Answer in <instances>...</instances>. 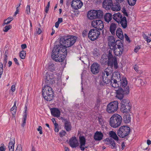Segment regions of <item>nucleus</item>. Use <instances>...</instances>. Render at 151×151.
I'll use <instances>...</instances> for the list:
<instances>
[{
	"instance_id": "4be33fe9",
	"label": "nucleus",
	"mask_w": 151,
	"mask_h": 151,
	"mask_svg": "<svg viewBox=\"0 0 151 151\" xmlns=\"http://www.w3.org/2000/svg\"><path fill=\"white\" fill-rule=\"evenodd\" d=\"M50 110L52 115L57 117H58L60 116V111L58 108H51Z\"/></svg>"
},
{
	"instance_id": "2eb2a0df",
	"label": "nucleus",
	"mask_w": 151,
	"mask_h": 151,
	"mask_svg": "<svg viewBox=\"0 0 151 151\" xmlns=\"http://www.w3.org/2000/svg\"><path fill=\"white\" fill-rule=\"evenodd\" d=\"M91 71L93 74H96L99 72L100 65L97 63H94L91 65Z\"/></svg>"
},
{
	"instance_id": "c85d7f7f",
	"label": "nucleus",
	"mask_w": 151,
	"mask_h": 151,
	"mask_svg": "<svg viewBox=\"0 0 151 151\" xmlns=\"http://www.w3.org/2000/svg\"><path fill=\"white\" fill-rule=\"evenodd\" d=\"M116 35L121 40H122L124 39L122 30L119 27L118 28L116 31Z\"/></svg>"
},
{
	"instance_id": "f8f14e48",
	"label": "nucleus",
	"mask_w": 151,
	"mask_h": 151,
	"mask_svg": "<svg viewBox=\"0 0 151 151\" xmlns=\"http://www.w3.org/2000/svg\"><path fill=\"white\" fill-rule=\"evenodd\" d=\"M91 25L98 30H101L104 27L103 21L100 20H94L91 22Z\"/></svg>"
},
{
	"instance_id": "b1692460",
	"label": "nucleus",
	"mask_w": 151,
	"mask_h": 151,
	"mask_svg": "<svg viewBox=\"0 0 151 151\" xmlns=\"http://www.w3.org/2000/svg\"><path fill=\"white\" fill-rule=\"evenodd\" d=\"M87 16L90 19H96L95 10H91L88 12Z\"/></svg>"
},
{
	"instance_id": "680f3d73",
	"label": "nucleus",
	"mask_w": 151,
	"mask_h": 151,
	"mask_svg": "<svg viewBox=\"0 0 151 151\" xmlns=\"http://www.w3.org/2000/svg\"><path fill=\"white\" fill-rule=\"evenodd\" d=\"M24 116H23V119H27V111H24Z\"/></svg>"
},
{
	"instance_id": "13d9d810",
	"label": "nucleus",
	"mask_w": 151,
	"mask_h": 151,
	"mask_svg": "<svg viewBox=\"0 0 151 151\" xmlns=\"http://www.w3.org/2000/svg\"><path fill=\"white\" fill-rule=\"evenodd\" d=\"M26 119H23V122L21 125V126L22 127H24V126H25V124H26Z\"/></svg>"
},
{
	"instance_id": "e433bc0d",
	"label": "nucleus",
	"mask_w": 151,
	"mask_h": 151,
	"mask_svg": "<svg viewBox=\"0 0 151 151\" xmlns=\"http://www.w3.org/2000/svg\"><path fill=\"white\" fill-rule=\"evenodd\" d=\"M26 55V51L24 50H22L19 53V56L20 58L23 59H24Z\"/></svg>"
},
{
	"instance_id": "f03ea898",
	"label": "nucleus",
	"mask_w": 151,
	"mask_h": 151,
	"mask_svg": "<svg viewBox=\"0 0 151 151\" xmlns=\"http://www.w3.org/2000/svg\"><path fill=\"white\" fill-rule=\"evenodd\" d=\"M116 75H119V76H114L115 79L113 80V83H111L112 86L114 88L120 87L119 88H126L127 86V81L125 78L123 77L122 80L121 79L119 73H116Z\"/></svg>"
},
{
	"instance_id": "2f4dec72",
	"label": "nucleus",
	"mask_w": 151,
	"mask_h": 151,
	"mask_svg": "<svg viewBox=\"0 0 151 151\" xmlns=\"http://www.w3.org/2000/svg\"><path fill=\"white\" fill-rule=\"evenodd\" d=\"M116 27V25L115 24L112 23L111 24L110 27V31L113 35H115V31Z\"/></svg>"
},
{
	"instance_id": "3c124183",
	"label": "nucleus",
	"mask_w": 151,
	"mask_h": 151,
	"mask_svg": "<svg viewBox=\"0 0 151 151\" xmlns=\"http://www.w3.org/2000/svg\"><path fill=\"white\" fill-rule=\"evenodd\" d=\"M30 6L29 5H27L26 7V12L28 14H29L30 13Z\"/></svg>"
},
{
	"instance_id": "f704fd0d",
	"label": "nucleus",
	"mask_w": 151,
	"mask_h": 151,
	"mask_svg": "<svg viewBox=\"0 0 151 151\" xmlns=\"http://www.w3.org/2000/svg\"><path fill=\"white\" fill-rule=\"evenodd\" d=\"M96 18H101L103 17L104 15L103 12L100 10H96Z\"/></svg>"
},
{
	"instance_id": "4c0bfd02",
	"label": "nucleus",
	"mask_w": 151,
	"mask_h": 151,
	"mask_svg": "<svg viewBox=\"0 0 151 151\" xmlns=\"http://www.w3.org/2000/svg\"><path fill=\"white\" fill-rule=\"evenodd\" d=\"M48 69L51 71H53L55 70L54 65L52 63H50L49 64Z\"/></svg>"
},
{
	"instance_id": "6ab92c4d",
	"label": "nucleus",
	"mask_w": 151,
	"mask_h": 151,
	"mask_svg": "<svg viewBox=\"0 0 151 151\" xmlns=\"http://www.w3.org/2000/svg\"><path fill=\"white\" fill-rule=\"evenodd\" d=\"M108 66H110L111 67L113 66L114 65L115 68H117V61L116 57H114V58H108Z\"/></svg>"
},
{
	"instance_id": "0e129e2a",
	"label": "nucleus",
	"mask_w": 151,
	"mask_h": 151,
	"mask_svg": "<svg viewBox=\"0 0 151 151\" xmlns=\"http://www.w3.org/2000/svg\"><path fill=\"white\" fill-rule=\"evenodd\" d=\"M87 34V32L86 30H84L82 32V35L83 37L86 36Z\"/></svg>"
},
{
	"instance_id": "e2e57ef3",
	"label": "nucleus",
	"mask_w": 151,
	"mask_h": 151,
	"mask_svg": "<svg viewBox=\"0 0 151 151\" xmlns=\"http://www.w3.org/2000/svg\"><path fill=\"white\" fill-rule=\"evenodd\" d=\"M21 47L22 49L24 50L27 47V45L26 44H22L21 45Z\"/></svg>"
},
{
	"instance_id": "de8ad7c7",
	"label": "nucleus",
	"mask_w": 151,
	"mask_h": 151,
	"mask_svg": "<svg viewBox=\"0 0 151 151\" xmlns=\"http://www.w3.org/2000/svg\"><path fill=\"white\" fill-rule=\"evenodd\" d=\"M50 2L49 1L48 2L47 4V6H46L45 8V12L46 13H47L48 12L49 10V8L50 7Z\"/></svg>"
},
{
	"instance_id": "9b49d317",
	"label": "nucleus",
	"mask_w": 151,
	"mask_h": 151,
	"mask_svg": "<svg viewBox=\"0 0 151 151\" xmlns=\"http://www.w3.org/2000/svg\"><path fill=\"white\" fill-rule=\"evenodd\" d=\"M100 34V32L96 29H91L89 32L88 34V38L92 41H93L97 39Z\"/></svg>"
},
{
	"instance_id": "20e7f679",
	"label": "nucleus",
	"mask_w": 151,
	"mask_h": 151,
	"mask_svg": "<svg viewBox=\"0 0 151 151\" xmlns=\"http://www.w3.org/2000/svg\"><path fill=\"white\" fill-rule=\"evenodd\" d=\"M42 95L44 99L48 101L53 99L54 95L52 88L48 85L45 86L42 91Z\"/></svg>"
},
{
	"instance_id": "c756f323",
	"label": "nucleus",
	"mask_w": 151,
	"mask_h": 151,
	"mask_svg": "<svg viewBox=\"0 0 151 151\" xmlns=\"http://www.w3.org/2000/svg\"><path fill=\"white\" fill-rule=\"evenodd\" d=\"M124 115L123 116V119L124 122L126 123H129L131 119V115L129 114V112L128 113H125Z\"/></svg>"
},
{
	"instance_id": "bf43d9fd",
	"label": "nucleus",
	"mask_w": 151,
	"mask_h": 151,
	"mask_svg": "<svg viewBox=\"0 0 151 151\" xmlns=\"http://www.w3.org/2000/svg\"><path fill=\"white\" fill-rule=\"evenodd\" d=\"M11 89L12 92H14L15 91V85H12L11 86Z\"/></svg>"
},
{
	"instance_id": "4468645a",
	"label": "nucleus",
	"mask_w": 151,
	"mask_h": 151,
	"mask_svg": "<svg viewBox=\"0 0 151 151\" xmlns=\"http://www.w3.org/2000/svg\"><path fill=\"white\" fill-rule=\"evenodd\" d=\"M83 5V3L80 0H73L71 2V7L75 9L81 8Z\"/></svg>"
},
{
	"instance_id": "c03bdc74",
	"label": "nucleus",
	"mask_w": 151,
	"mask_h": 151,
	"mask_svg": "<svg viewBox=\"0 0 151 151\" xmlns=\"http://www.w3.org/2000/svg\"><path fill=\"white\" fill-rule=\"evenodd\" d=\"M55 125V131L56 132H58L59 131L58 128V123H55L54 124Z\"/></svg>"
},
{
	"instance_id": "423d86ee",
	"label": "nucleus",
	"mask_w": 151,
	"mask_h": 151,
	"mask_svg": "<svg viewBox=\"0 0 151 151\" xmlns=\"http://www.w3.org/2000/svg\"><path fill=\"white\" fill-rule=\"evenodd\" d=\"M116 44L115 47L112 50L116 56H120L122 54L124 51L123 44L120 40H116Z\"/></svg>"
},
{
	"instance_id": "6e6552de",
	"label": "nucleus",
	"mask_w": 151,
	"mask_h": 151,
	"mask_svg": "<svg viewBox=\"0 0 151 151\" xmlns=\"http://www.w3.org/2000/svg\"><path fill=\"white\" fill-rule=\"evenodd\" d=\"M130 132V129L127 126H123L121 127L117 131V134L122 138L126 137Z\"/></svg>"
},
{
	"instance_id": "c9c22d12",
	"label": "nucleus",
	"mask_w": 151,
	"mask_h": 151,
	"mask_svg": "<svg viewBox=\"0 0 151 151\" xmlns=\"http://www.w3.org/2000/svg\"><path fill=\"white\" fill-rule=\"evenodd\" d=\"M12 140L10 141L8 147L9 151H14V145L15 144L14 140Z\"/></svg>"
},
{
	"instance_id": "ddd939ff",
	"label": "nucleus",
	"mask_w": 151,
	"mask_h": 151,
	"mask_svg": "<svg viewBox=\"0 0 151 151\" xmlns=\"http://www.w3.org/2000/svg\"><path fill=\"white\" fill-rule=\"evenodd\" d=\"M54 76L52 73H47L45 78L46 85H52L55 82Z\"/></svg>"
},
{
	"instance_id": "a878e982",
	"label": "nucleus",
	"mask_w": 151,
	"mask_h": 151,
	"mask_svg": "<svg viewBox=\"0 0 151 151\" xmlns=\"http://www.w3.org/2000/svg\"><path fill=\"white\" fill-rule=\"evenodd\" d=\"M119 21L118 23L120 24L124 29H125L127 27V21L126 17H124Z\"/></svg>"
},
{
	"instance_id": "052dcab7",
	"label": "nucleus",
	"mask_w": 151,
	"mask_h": 151,
	"mask_svg": "<svg viewBox=\"0 0 151 151\" xmlns=\"http://www.w3.org/2000/svg\"><path fill=\"white\" fill-rule=\"evenodd\" d=\"M134 68L135 70L137 72H138V67L137 65H135L134 66Z\"/></svg>"
},
{
	"instance_id": "393cba45",
	"label": "nucleus",
	"mask_w": 151,
	"mask_h": 151,
	"mask_svg": "<svg viewBox=\"0 0 151 151\" xmlns=\"http://www.w3.org/2000/svg\"><path fill=\"white\" fill-rule=\"evenodd\" d=\"M103 137V134L101 132L97 131L94 134V139L95 140L99 141L102 139Z\"/></svg>"
},
{
	"instance_id": "603ef678",
	"label": "nucleus",
	"mask_w": 151,
	"mask_h": 151,
	"mask_svg": "<svg viewBox=\"0 0 151 151\" xmlns=\"http://www.w3.org/2000/svg\"><path fill=\"white\" fill-rule=\"evenodd\" d=\"M7 55H5V57L4 58V61L3 62V64L5 66L7 62Z\"/></svg>"
},
{
	"instance_id": "dca6fc26",
	"label": "nucleus",
	"mask_w": 151,
	"mask_h": 151,
	"mask_svg": "<svg viewBox=\"0 0 151 151\" xmlns=\"http://www.w3.org/2000/svg\"><path fill=\"white\" fill-rule=\"evenodd\" d=\"M103 141L104 142H106V144L110 146L111 149H116L117 146L114 140L112 139L107 138L104 139Z\"/></svg>"
},
{
	"instance_id": "0eeeda50",
	"label": "nucleus",
	"mask_w": 151,
	"mask_h": 151,
	"mask_svg": "<svg viewBox=\"0 0 151 151\" xmlns=\"http://www.w3.org/2000/svg\"><path fill=\"white\" fill-rule=\"evenodd\" d=\"M120 110L123 113H129L131 110V104L127 99H124L122 100L121 103Z\"/></svg>"
},
{
	"instance_id": "338daca9",
	"label": "nucleus",
	"mask_w": 151,
	"mask_h": 151,
	"mask_svg": "<svg viewBox=\"0 0 151 151\" xmlns=\"http://www.w3.org/2000/svg\"><path fill=\"white\" fill-rule=\"evenodd\" d=\"M17 108L16 106H13L12 107L11 109V111H14V112H15L16 111V108Z\"/></svg>"
},
{
	"instance_id": "864d4df0",
	"label": "nucleus",
	"mask_w": 151,
	"mask_h": 151,
	"mask_svg": "<svg viewBox=\"0 0 151 151\" xmlns=\"http://www.w3.org/2000/svg\"><path fill=\"white\" fill-rule=\"evenodd\" d=\"M124 37L125 39L127 41H128L129 43L130 42L129 37L126 34H124Z\"/></svg>"
},
{
	"instance_id": "6e6d98bb",
	"label": "nucleus",
	"mask_w": 151,
	"mask_h": 151,
	"mask_svg": "<svg viewBox=\"0 0 151 151\" xmlns=\"http://www.w3.org/2000/svg\"><path fill=\"white\" fill-rule=\"evenodd\" d=\"M2 146L0 147V151H5V148L4 147V144H2Z\"/></svg>"
},
{
	"instance_id": "cd10ccee",
	"label": "nucleus",
	"mask_w": 151,
	"mask_h": 151,
	"mask_svg": "<svg viewBox=\"0 0 151 151\" xmlns=\"http://www.w3.org/2000/svg\"><path fill=\"white\" fill-rule=\"evenodd\" d=\"M113 16V19L117 22L123 18L121 14L119 12L114 14Z\"/></svg>"
},
{
	"instance_id": "7ed1b4c3",
	"label": "nucleus",
	"mask_w": 151,
	"mask_h": 151,
	"mask_svg": "<svg viewBox=\"0 0 151 151\" xmlns=\"http://www.w3.org/2000/svg\"><path fill=\"white\" fill-rule=\"evenodd\" d=\"M111 71L110 69L108 68H106L104 71L103 72L102 74V77L101 79L102 80L103 82H101L100 84L101 86H104L106 84H107L110 83V85L112 86L111 83H113V80L115 79L113 76L111 77V79L109 78H111L109 74H111Z\"/></svg>"
},
{
	"instance_id": "79ce46f5",
	"label": "nucleus",
	"mask_w": 151,
	"mask_h": 151,
	"mask_svg": "<svg viewBox=\"0 0 151 151\" xmlns=\"http://www.w3.org/2000/svg\"><path fill=\"white\" fill-rule=\"evenodd\" d=\"M12 28V26L11 25H9L6 26L4 27V29L3 31L5 32H7L9 29H10Z\"/></svg>"
},
{
	"instance_id": "774afa93",
	"label": "nucleus",
	"mask_w": 151,
	"mask_h": 151,
	"mask_svg": "<svg viewBox=\"0 0 151 151\" xmlns=\"http://www.w3.org/2000/svg\"><path fill=\"white\" fill-rule=\"evenodd\" d=\"M63 22V19L62 18H59L58 19V21L57 22L59 23H60Z\"/></svg>"
},
{
	"instance_id": "49530a36",
	"label": "nucleus",
	"mask_w": 151,
	"mask_h": 151,
	"mask_svg": "<svg viewBox=\"0 0 151 151\" xmlns=\"http://www.w3.org/2000/svg\"><path fill=\"white\" fill-rule=\"evenodd\" d=\"M99 50L97 49H95L93 51L94 56H97L99 54Z\"/></svg>"
},
{
	"instance_id": "412c9836",
	"label": "nucleus",
	"mask_w": 151,
	"mask_h": 151,
	"mask_svg": "<svg viewBox=\"0 0 151 151\" xmlns=\"http://www.w3.org/2000/svg\"><path fill=\"white\" fill-rule=\"evenodd\" d=\"M116 44V41L115 42L114 37L112 36L109 37L108 38V45L111 50H112L115 47Z\"/></svg>"
},
{
	"instance_id": "a18cd8bd",
	"label": "nucleus",
	"mask_w": 151,
	"mask_h": 151,
	"mask_svg": "<svg viewBox=\"0 0 151 151\" xmlns=\"http://www.w3.org/2000/svg\"><path fill=\"white\" fill-rule=\"evenodd\" d=\"M66 134V132L65 130H62V131L60 132L59 135L60 137H62L63 136H65Z\"/></svg>"
},
{
	"instance_id": "5701e85b",
	"label": "nucleus",
	"mask_w": 151,
	"mask_h": 151,
	"mask_svg": "<svg viewBox=\"0 0 151 151\" xmlns=\"http://www.w3.org/2000/svg\"><path fill=\"white\" fill-rule=\"evenodd\" d=\"M79 138L80 144V147L81 150L83 151L85 149L84 146L86 144V139L84 136H80Z\"/></svg>"
},
{
	"instance_id": "5fc2aeb1",
	"label": "nucleus",
	"mask_w": 151,
	"mask_h": 151,
	"mask_svg": "<svg viewBox=\"0 0 151 151\" xmlns=\"http://www.w3.org/2000/svg\"><path fill=\"white\" fill-rule=\"evenodd\" d=\"M38 131H39V133L40 134H42V128L41 126H39L38 128L37 129Z\"/></svg>"
},
{
	"instance_id": "f257e3e1",
	"label": "nucleus",
	"mask_w": 151,
	"mask_h": 151,
	"mask_svg": "<svg viewBox=\"0 0 151 151\" xmlns=\"http://www.w3.org/2000/svg\"><path fill=\"white\" fill-rule=\"evenodd\" d=\"M76 41V37L63 36L60 39V45L54 46L52 52V59L56 62L63 61L67 53V47L73 45Z\"/></svg>"
},
{
	"instance_id": "a19ab883",
	"label": "nucleus",
	"mask_w": 151,
	"mask_h": 151,
	"mask_svg": "<svg viewBox=\"0 0 151 151\" xmlns=\"http://www.w3.org/2000/svg\"><path fill=\"white\" fill-rule=\"evenodd\" d=\"M136 0H127V2L129 5L131 6H134L136 4Z\"/></svg>"
},
{
	"instance_id": "37998d69",
	"label": "nucleus",
	"mask_w": 151,
	"mask_h": 151,
	"mask_svg": "<svg viewBox=\"0 0 151 151\" xmlns=\"http://www.w3.org/2000/svg\"><path fill=\"white\" fill-rule=\"evenodd\" d=\"M107 57H108V58H114V57H113V56L112 54L111 50H111H109V53L107 56Z\"/></svg>"
},
{
	"instance_id": "a211bd4d",
	"label": "nucleus",
	"mask_w": 151,
	"mask_h": 151,
	"mask_svg": "<svg viewBox=\"0 0 151 151\" xmlns=\"http://www.w3.org/2000/svg\"><path fill=\"white\" fill-rule=\"evenodd\" d=\"M61 119L62 122L64 123V128L67 132H69L71 130V125L70 122L67 119L63 118L61 117Z\"/></svg>"
},
{
	"instance_id": "bb28decb",
	"label": "nucleus",
	"mask_w": 151,
	"mask_h": 151,
	"mask_svg": "<svg viewBox=\"0 0 151 151\" xmlns=\"http://www.w3.org/2000/svg\"><path fill=\"white\" fill-rule=\"evenodd\" d=\"M108 58L106 55H103L100 60V62L101 65H107L108 63Z\"/></svg>"
},
{
	"instance_id": "9d476101",
	"label": "nucleus",
	"mask_w": 151,
	"mask_h": 151,
	"mask_svg": "<svg viewBox=\"0 0 151 151\" xmlns=\"http://www.w3.org/2000/svg\"><path fill=\"white\" fill-rule=\"evenodd\" d=\"M129 86H127L123 89L122 88H119L116 91V98L120 100H123L124 95L125 94H128L129 93Z\"/></svg>"
},
{
	"instance_id": "aec40b11",
	"label": "nucleus",
	"mask_w": 151,
	"mask_h": 151,
	"mask_svg": "<svg viewBox=\"0 0 151 151\" xmlns=\"http://www.w3.org/2000/svg\"><path fill=\"white\" fill-rule=\"evenodd\" d=\"M69 145L73 148L77 147L79 145L78 140L75 136L72 137L69 140Z\"/></svg>"
},
{
	"instance_id": "ea45409f",
	"label": "nucleus",
	"mask_w": 151,
	"mask_h": 151,
	"mask_svg": "<svg viewBox=\"0 0 151 151\" xmlns=\"http://www.w3.org/2000/svg\"><path fill=\"white\" fill-rule=\"evenodd\" d=\"M136 82L137 83L138 85L139 86L140 85H143L145 84L144 82L142 80L139 79L137 80Z\"/></svg>"
},
{
	"instance_id": "39448f33",
	"label": "nucleus",
	"mask_w": 151,
	"mask_h": 151,
	"mask_svg": "<svg viewBox=\"0 0 151 151\" xmlns=\"http://www.w3.org/2000/svg\"><path fill=\"white\" fill-rule=\"evenodd\" d=\"M122 121L121 116L117 114H113L110 118L109 124L113 128H116L120 126Z\"/></svg>"
},
{
	"instance_id": "09e8293b",
	"label": "nucleus",
	"mask_w": 151,
	"mask_h": 151,
	"mask_svg": "<svg viewBox=\"0 0 151 151\" xmlns=\"http://www.w3.org/2000/svg\"><path fill=\"white\" fill-rule=\"evenodd\" d=\"M122 12L124 14V15L126 16L127 17L128 16V14L127 13V12L126 10L125 9L124 7L122 8Z\"/></svg>"
},
{
	"instance_id": "1a4fd4ad",
	"label": "nucleus",
	"mask_w": 151,
	"mask_h": 151,
	"mask_svg": "<svg viewBox=\"0 0 151 151\" xmlns=\"http://www.w3.org/2000/svg\"><path fill=\"white\" fill-rule=\"evenodd\" d=\"M118 106V102L117 101H115L111 102L108 104L106 111L109 113H113L117 111Z\"/></svg>"
},
{
	"instance_id": "8fccbe9b",
	"label": "nucleus",
	"mask_w": 151,
	"mask_h": 151,
	"mask_svg": "<svg viewBox=\"0 0 151 151\" xmlns=\"http://www.w3.org/2000/svg\"><path fill=\"white\" fill-rule=\"evenodd\" d=\"M15 151H22V147L21 145H18Z\"/></svg>"
},
{
	"instance_id": "4d7b16f0",
	"label": "nucleus",
	"mask_w": 151,
	"mask_h": 151,
	"mask_svg": "<svg viewBox=\"0 0 151 151\" xmlns=\"http://www.w3.org/2000/svg\"><path fill=\"white\" fill-rule=\"evenodd\" d=\"M144 38L146 39V41L147 43L150 42H151L150 39H148V37L147 36L145 35L144 37Z\"/></svg>"
},
{
	"instance_id": "72a5a7b5",
	"label": "nucleus",
	"mask_w": 151,
	"mask_h": 151,
	"mask_svg": "<svg viewBox=\"0 0 151 151\" xmlns=\"http://www.w3.org/2000/svg\"><path fill=\"white\" fill-rule=\"evenodd\" d=\"M119 3H117L116 4H113L111 7V9L113 11H118L120 10L121 7L120 6Z\"/></svg>"
},
{
	"instance_id": "f3484780",
	"label": "nucleus",
	"mask_w": 151,
	"mask_h": 151,
	"mask_svg": "<svg viewBox=\"0 0 151 151\" xmlns=\"http://www.w3.org/2000/svg\"><path fill=\"white\" fill-rule=\"evenodd\" d=\"M112 6L113 1L112 0H104L102 3V6L106 10H109Z\"/></svg>"
},
{
	"instance_id": "58836bf2",
	"label": "nucleus",
	"mask_w": 151,
	"mask_h": 151,
	"mask_svg": "<svg viewBox=\"0 0 151 151\" xmlns=\"http://www.w3.org/2000/svg\"><path fill=\"white\" fill-rule=\"evenodd\" d=\"M13 19V18L12 17H9L7 19L5 20L4 24H8Z\"/></svg>"
},
{
	"instance_id": "473e14b6",
	"label": "nucleus",
	"mask_w": 151,
	"mask_h": 151,
	"mask_svg": "<svg viewBox=\"0 0 151 151\" xmlns=\"http://www.w3.org/2000/svg\"><path fill=\"white\" fill-rule=\"evenodd\" d=\"M109 135L110 137L113 138L115 141H118L119 140V138L115 132L113 131H110L109 132Z\"/></svg>"
},
{
	"instance_id": "69168bd1",
	"label": "nucleus",
	"mask_w": 151,
	"mask_h": 151,
	"mask_svg": "<svg viewBox=\"0 0 151 151\" xmlns=\"http://www.w3.org/2000/svg\"><path fill=\"white\" fill-rule=\"evenodd\" d=\"M14 60L15 62V63L18 65H19V63L18 62L17 59L16 58H14Z\"/></svg>"
},
{
	"instance_id": "7c9ffc66",
	"label": "nucleus",
	"mask_w": 151,
	"mask_h": 151,
	"mask_svg": "<svg viewBox=\"0 0 151 151\" xmlns=\"http://www.w3.org/2000/svg\"><path fill=\"white\" fill-rule=\"evenodd\" d=\"M112 17V15L110 13H106L104 16V20L106 22L109 23L111 20Z\"/></svg>"
}]
</instances>
